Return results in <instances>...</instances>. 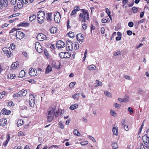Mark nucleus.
I'll return each mask as SVG.
<instances>
[{
    "instance_id": "nucleus-1",
    "label": "nucleus",
    "mask_w": 149,
    "mask_h": 149,
    "mask_svg": "<svg viewBox=\"0 0 149 149\" xmlns=\"http://www.w3.org/2000/svg\"><path fill=\"white\" fill-rule=\"evenodd\" d=\"M56 109V107H54L53 108L50 107L48 109L47 113V122H51L53 120L54 115L56 117L58 116L59 112L58 111H56V113H55Z\"/></svg>"
},
{
    "instance_id": "nucleus-2",
    "label": "nucleus",
    "mask_w": 149,
    "mask_h": 149,
    "mask_svg": "<svg viewBox=\"0 0 149 149\" xmlns=\"http://www.w3.org/2000/svg\"><path fill=\"white\" fill-rule=\"evenodd\" d=\"M82 12L79 15V20L81 22H85L89 19V14L87 10L84 9H81V10Z\"/></svg>"
},
{
    "instance_id": "nucleus-3",
    "label": "nucleus",
    "mask_w": 149,
    "mask_h": 149,
    "mask_svg": "<svg viewBox=\"0 0 149 149\" xmlns=\"http://www.w3.org/2000/svg\"><path fill=\"white\" fill-rule=\"evenodd\" d=\"M37 15H38L37 19L38 23L42 24L44 22V20L45 17L44 12L40 11L38 13Z\"/></svg>"
},
{
    "instance_id": "nucleus-4",
    "label": "nucleus",
    "mask_w": 149,
    "mask_h": 149,
    "mask_svg": "<svg viewBox=\"0 0 149 149\" xmlns=\"http://www.w3.org/2000/svg\"><path fill=\"white\" fill-rule=\"evenodd\" d=\"M30 98L29 99V104L30 106L32 107H35V99L33 95H30Z\"/></svg>"
},
{
    "instance_id": "nucleus-5",
    "label": "nucleus",
    "mask_w": 149,
    "mask_h": 149,
    "mask_svg": "<svg viewBox=\"0 0 149 149\" xmlns=\"http://www.w3.org/2000/svg\"><path fill=\"white\" fill-rule=\"evenodd\" d=\"M66 49L67 51H71L73 47V45L72 42L70 40H68L66 41Z\"/></svg>"
},
{
    "instance_id": "nucleus-6",
    "label": "nucleus",
    "mask_w": 149,
    "mask_h": 149,
    "mask_svg": "<svg viewBox=\"0 0 149 149\" xmlns=\"http://www.w3.org/2000/svg\"><path fill=\"white\" fill-rule=\"evenodd\" d=\"M59 55L61 58H69L71 56V54L68 52H61L59 54Z\"/></svg>"
},
{
    "instance_id": "nucleus-7",
    "label": "nucleus",
    "mask_w": 149,
    "mask_h": 149,
    "mask_svg": "<svg viewBox=\"0 0 149 149\" xmlns=\"http://www.w3.org/2000/svg\"><path fill=\"white\" fill-rule=\"evenodd\" d=\"M15 36L17 38L20 40L24 37V34L22 32L18 31L16 32Z\"/></svg>"
},
{
    "instance_id": "nucleus-8",
    "label": "nucleus",
    "mask_w": 149,
    "mask_h": 149,
    "mask_svg": "<svg viewBox=\"0 0 149 149\" xmlns=\"http://www.w3.org/2000/svg\"><path fill=\"white\" fill-rule=\"evenodd\" d=\"M35 45V49L38 52L40 53L42 52L43 50L39 42H36Z\"/></svg>"
},
{
    "instance_id": "nucleus-9",
    "label": "nucleus",
    "mask_w": 149,
    "mask_h": 149,
    "mask_svg": "<svg viewBox=\"0 0 149 149\" xmlns=\"http://www.w3.org/2000/svg\"><path fill=\"white\" fill-rule=\"evenodd\" d=\"M56 46L57 48H61L65 47V44L63 41L59 40L56 42Z\"/></svg>"
},
{
    "instance_id": "nucleus-10",
    "label": "nucleus",
    "mask_w": 149,
    "mask_h": 149,
    "mask_svg": "<svg viewBox=\"0 0 149 149\" xmlns=\"http://www.w3.org/2000/svg\"><path fill=\"white\" fill-rule=\"evenodd\" d=\"M60 15L59 12L55 13L54 14V19L56 22L58 23L60 22Z\"/></svg>"
},
{
    "instance_id": "nucleus-11",
    "label": "nucleus",
    "mask_w": 149,
    "mask_h": 149,
    "mask_svg": "<svg viewBox=\"0 0 149 149\" xmlns=\"http://www.w3.org/2000/svg\"><path fill=\"white\" fill-rule=\"evenodd\" d=\"M37 39L39 41H42L46 39V36L42 33H39L37 36Z\"/></svg>"
},
{
    "instance_id": "nucleus-12",
    "label": "nucleus",
    "mask_w": 149,
    "mask_h": 149,
    "mask_svg": "<svg viewBox=\"0 0 149 149\" xmlns=\"http://www.w3.org/2000/svg\"><path fill=\"white\" fill-rule=\"evenodd\" d=\"M29 73L31 76H35L37 75V70L33 68H30Z\"/></svg>"
},
{
    "instance_id": "nucleus-13",
    "label": "nucleus",
    "mask_w": 149,
    "mask_h": 149,
    "mask_svg": "<svg viewBox=\"0 0 149 149\" xmlns=\"http://www.w3.org/2000/svg\"><path fill=\"white\" fill-rule=\"evenodd\" d=\"M142 139L144 142V143L147 145L148 143L149 142V137H148L147 135L145 134L142 136Z\"/></svg>"
},
{
    "instance_id": "nucleus-14",
    "label": "nucleus",
    "mask_w": 149,
    "mask_h": 149,
    "mask_svg": "<svg viewBox=\"0 0 149 149\" xmlns=\"http://www.w3.org/2000/svg\"><path fill=\"white\" fill-rule=\"evenodd\" d=\"M77 40L79 41V42L80 43H81L84 40V37L82 35L81 33L77 35Z\"/></svg>"
},
{
    "instance_id": "nucleus-15",
    "label": "nucleus",
    "mask_w": 149,
    "mask_h": 149,
    "mask_svg": "<svg viewBox=\"0 0 149 149\" xmlns=\"http://www.w3.org/2000/svg\"><path fill=\"white\" fill-rule=\"evenodd\" d=\"M3 51L5 54L8 55V56L11 55V52L8 47H7L3 48Z\"/></svg>"
},
{
    "instance_id": "nucleus-16",
    "label": "nucleus",
    "mask_w": 149,
    "mask_h": 149,
    "mask_svg": "<svg viewBox=\"0 0 149 149\" xmlns=\"http://www.w3.org/2000/svg\"><path fill=\"white\" fill-rule=\"evenodd\" d=\"M27 93L26 90H22L18 92V95L19 96H25Z\"/></svg>"
},
{
    "instance_id": "nucleus-17",
    "label": "nucleus",
    "mask_w": 149,
    "mask_h": 149,
    "mask_svg": "<svg viewBox=\"0 0 149 149\" xmlns=\"http://www.w3.org/2000/svg\"><path fill=\"white\" fill-rule=\"evenodd\" d=\"M7 120L4 118H2L0 120V125L1 126H4L5 125L7 124Z\"/></svg>"
},
{
    "instance_id": "nucleus-18",
    "label": "nucleus",
    "mask_w": 149,
    "mask_h": 149,
    "mask_svg": "<svg viewBox=\"0 0 149 149\" xmlns=\"http://www.w3.org/2000/svg\"><path fill=\"white\" fill-rule=\"evenodd\" d=\"M19 65V63L18 61H17L13 63L11 65V68L13 69H15L16 68L18 67Z\"/></svg>"
},
{
    "instance_id": "nucleus-19",
    "label": "nucleus",
    "mask_w": 149,
    "mask_h": 149,
    "mask_svg": "<svg viewBox=\"0 0 149 149\" xmlns=\"http://www.w3.org/2000/svg\"><path fill=\"white\" fill-rule=\"evenodd\" d=\"M112 132L116 136L118 135V129L116 126H115V127H113L112 129Z\"/></svg>"
},
{
    "instance_id": "nucleus-20",
    "label": "nucleus",
    "mask_w": 149,
    "mask_h": 149,
    "mask_svg": "<svg viewBox=\"0 0 149 149\" xmlns=\"http://www.w3.org/2000/svg\"><path fill=\"white\" fill-rule=\"evenodd\" d=\"M17 6L19 8H22L23 6V3L21 0H17Z\"/></svg>"
},
{
    "instance_id": "nucleus-21",
    "label": "nucleus",
    "mask_w": 149,
    "mask_h": 149,
    "mask_svg": "<svg viewBox=\"0 0 149 149\" xmlns=\"http://www.w3.org/2000/svg\"><path fill=\"white\" fill-rule=\"evenodd\" d=\"M2 113L3 115H8L10 114L11 112L10 111L4 108L2 110Z\"/></svg>"
},
{
    "instance_id": "nucleus-22",
    "label": "nucleus",
    "mask_w": 149,
    "mask_h": 149,
    "mask_svg": "<svg viewBox=\"0 0 149 149\" xmlns=\"http://www.w3.org/2000/svg\"><path fill=\"white\" fill-rule=\"evenodd\" d=\"M49 30L51 33L54 34L56 32L57 29L56 27H52Z\"/></svg>"
},
{
    "instance_id": "nucleus-23",
    "label": "nucleus",
    "mask_w": 149,
    "mask_h": 149,
    "mask_svg": "<svg viewBox=\"0 0 149 149\" xmlns=\"http://www.w3.org/2000/svg\"><path fill=\"white\" fill-rule=\"evenodd\" d=\"M6 141L3 143V145L5 146H7V144L8 143V142L10 140V135L9 134L7 135V136L6 137Z\"/></svg>"
},
{
    "instance_id": "nucleus-24",
    "label": "nucleus",
    "mask_w": 149,
    "mask_h": 149,
    "mask_svg": "<svg viewBox=\"0 0 149 149\" xmlns=\"http://www.w3.org/2000/svg\"><path fill=\"white\" fill-rule=\"evenodd\" d=\"M111 146L113 149H118V147L117 143L115 142L112 143Z\"/></svg>"
},
{
    "instance_id": "nucleus-25",
    "label": "nucleus",
    "mask_w": 149,
    "mask_h": 149,
    "mask_svg": "<svg viewBox=\"0 0 149 149\" xmlns=\"http://www.w3.org/2000/svg\"><path fill=\"white\" fill-rule=\"evenodd\" d=\"M25 71L24 70H22L19 73V77H23L25 76Z\"/></svg>"
},
{
    "instance_id": "nucleus-26",
    "label": "nucleus",
    "mask_w": 149,
    "mask_h": 149,
    "mask_svg": "<svg viewBox=\"0 0 149 149\" xmlns=\"http://www.w3.org/2000/svg\"><path fill=\"white\" fill-rule=\"evenodd\" d=\"M7 77L8 79H14L15 77V74H9L8 75Z\"/></svg>"
},
{
    "instance_id": "nucleus-27",
    "label": "nucleus",
    "mask_w": 149,
    "mask_h": 149,
    "mask_svg": "<svg viewBox=\"0 0 149 149\" xmlns=\"http://www.w3.org/2000/svg\"><path fill=\"white\" fill-rule=\"evenodd\" d=\"M78 104H74L71 105L70 108L72 110H73L78 108Z\"/></svg>"
},
{
    "instance_id": "nucleus-28",
    "label": "nucleus",
    "mask_w": 149,
    "mask_h": 149,
    "mask_svg": "<svg viewBox=\"0 0 149 149\" xmlns=\"http://www.w3.org/2000/svg\"><path fill=\"white\" fill-rule=\"evenodd\" d=\"M88 68L89 70H95L96 67L94 65H92L88 66Z\"/></svg>"
},
{
    "instance_id": "nucleus-29",
    "label": "nucleus",
    "mask_w": 149,
    "mask_h": 149,
    "mask_svg": "<svg viewBox=\"0 0 149 149\" xmlns=\"http://www.w3.org/2000/svg\"><path fill=\"white\" fill-rule=\"evenodd\" d=\"M36 15L35 14H32L29 17V20L31 22L32 21L36 18Z\"/></svg>"
},
{
    "instance_id": "nucleus-30",
    "label": "nucleus",
    "mask_w": 149,
    "mask_h": 149,
    "mask_svg": "<svg viewBox=\"0 0 149 149\" xmlns=\"http://www.w3.org/2000/svg\"><path fill=\"white\" fill-rule=\"evenodd\" d=\"M80 95V94L79 93H76L73 95L72 96V97L74 100H78L79 99Z\"/></svg>"
},
{
    "instance_id": "nucleus-31",
    "label": "nucleus",
    "mask_w": 149,
    "mask_h": 149,
    "mask_svg": "<svg viewBox=\"0 0 149 149\" xmlns=\"http://www.w3.org/2000/svg\"><path fill=\"white\" fill-rule=\"evenodd\" d=\"M24 123L22 119H20L18 120L17 123V127H19V126H21L23 125Z\"/></svg>"
},
{
    "instance_id": "nucleus-32",
    "label": "nucleus",
    "mask_w": 149,
    "mask_h": 149,
    "mask_svg": "<svg viewBox=\"0 0 149 149\" xmlns=\"http://www.w3.org/2000/svg\"><path fill=\"white\" fill-rule=\"evenodd\" d=\"M52 67L51 66H50L49 65H48L47 66L46 70V73H49L50 72H51L52 71Z\"/></svg>"
},
{
    "instance_id": "nucleus-33",
    "label": "nucleus",
    "mask_w": 149,
    "mask_h": 149,
    "mask_svg": "<svg viewBox=\"0 0 149 149\" xmlns=\"http://www.w3.org/2000/svg\"><path fill=\"white\" fill-rule=\"evenodd\" d=\"M94 85L95 87H97L99 86H102V82L97 80L96 81V83L94 84Z\"/></svg>"
},
{
    "instance_id": "nucleus-34",
    "label": "nucleus",
    "mask_w": 149,
    "mask_h": 149,
    "mask_svg": "<svg viewBox=\"0 0 149 149\" xmlns=\"http://www.w3.org/2000/svg\"><path fill=\"white\" fill-rule=\"evenodd\" d=\"M73 45L74 46V49L75 50L78 49L79 48V45L78 43L77 42H75Z\"/></svg>"
},
{
    "instance_id": "nucleus-35",
    "label": "nucleus",
    "mask_w": 149,
    "mask_h": 149,
    "mask_svg": "<svg viewBox=\"0 0 149 149\" xmlns=\"http://www.w3.org/2000/svg\"><path fill=\"white\" fill-rule=\"evenodd\" d=\"M29 24L27 22L25 23H21L17 25L18 26H28Z\"/></svg>"
},
{
    "instance_id": "nucleus-36",
    "label": "nucleus",
    "mask_w": 149,
    "mask_h": 149,
    "mask_svg": "<svg viewBox=\"0 0 149 149\" xmlns=\"http://www.w3.org/2000/svg\"><path fill=\"white\" fill-rule=\"evenodd\" d=\"M105 95L111 98L112 97V95L111 93L108 91H106L104 92Z\"/></svg>"
},
{
    "instance_id": "nucleus-37",
    "label": "nucleus",
    "mask_w": 149,
    "mask_h": 149,
    "mask_svg": "<svg viewBox=\"0 0 149 149\" xmlns=\"http://www.w3.org/2000/svg\"><path fill=\"white\" fill-rule=\"evenodd\" d=\"M111 115L113 116L116 117L117 116V114L113 109H111L110 111Z\"/></svg>"
},
{
    "instance_id": "nucleus-38",
    "label": "nucleus",
    "mask_w": 149,
    "mask_h": 149,
    "mask_svg": "<svg viewBox=\"0 0 149 149\" xmlns=\"http://www.w3.org/2000/svg\"><path fill=\"white\" fill-rule=\"evenodd\" d=\"M74 135L79 136L80 135V133L79 132L78 130L77 129H75L74 131Z\"/></svg>"
},
{
    "instance_id": "nucleus-39",
    "label": "nucleus",
    "mask_w": 149,
    "mask_h": 149,
    "mask_svg": "<svg viewBox=\"0 0 149 149\" xmlns=\"http://www.w3.org/2000/svg\"><path fill=\"white\" fill-rule=\"evenodd\" d=\"M51 13H48L47 15V19L48 21H51Z\"/></svg>"
},
{
    "instance_id": "nucleus-40",
    "label": "nucleus",
    "mask_w": 149,
    "mask_h": 149,
    "mask_svg": "<svg viewBox=\"0 0 149 149\" xmlns=\"http://www.w3.org/2000/svg\"><path fill=\"white\" fill-rule=\"evenodd\" d=\"M68 36L70 37L73 38L74 37V32H69L68 33Z\"/></svg>"
},
{
    "instance_id": "nucleus-41",
    "label": "nucleus",
    "mask_w": 149,
    "mask_h": 149,
    "mask_svg": "<svg viewBox=\"0 0 149 149\" xmlns=\"http://www.w3.org/2000/svg\"><path fill=\"white\" fill-rule=\"evenodd\" d=\"M4 3H3V6L4 7H6L8 5V0H3Z\"/></svg>"
},
{
    "instance_id": "nucleus-42",
    "label": "nucleus",
    "mask_w": 149,
    "mask_h": 149,
    "mask_svg": "<svg viewBox=\"0 0 149 149\" xmlns=\"http://www.w3.org/2000/svg\"><path fill=\"white\" fill-rule=\"evenodd\" d=\"M124 102H127L129 100V98L128 96H125L123 98Z\"/></svg>"
},
{
    "instance_id": "nucleus-43",
    "label": "nucleus",
    "mask_w": 149,
    "mask_h": 149,
    "mask_svg": "<svg viewBox=\"0 0 149 149\" xmlns=\"http://www.w3.org/2000/svg\"><path fill=\"white\" fill-rule=\"evenodd\" d=\"M132 10L134 13H135L137 12L138 8L135 7H133L132 8Z\"/></svg>"
},
{
    "instance_id": "nucleus-44",
    "label": "nucleus",
    "mask_w": 149,
    "mask_h": 149,
    "mask_svg": "<svg viewBox=\"0 0 149 149\" xmlns=\"http://www.w3.org/2000/svg\"><path fill=\"white\" fill-rule=\"evenodd\" d=\"M7 105L8 106L12 107L14 105V104L12 101H10L7 102Z\"/></svg>"
},
{
    "instance_id": "nucleus-45",
    "label": "nucleus",
    "mask_w": 149,
    "mask_h": 149,
    "mask_svg": "<svg viewBox=\"0 0 149 149\" xmlns=\"http://www.w3.org/2000/svg\"><path fill=\"white\" fill-rule=\"evenodd\" d=\"M114 105L115 107L117 109L120 108V107L121 106L120 104H119L117 103H116L115 104H114Z\"/></svg>"
},
{
    "instance_id": "nucleus-46",
    "label": "nucleus",
    "mask_w": 149,
    "mask_h": 149,
    "mask_svg": "<svg viewBox=\"0 0 149 149\" xmlns=\"http://www.w3.org/2000/svg\"><path fill=\"white\" fill-rule=\"evenodd\" d=\"M56 65V63L54 62H53L52 63V66L53 67L55 68H58L59 67Z\"/></svg>"
},
{
    "instance_id": "nucleus-47",
    "label": "nucleus",
    "mask_w": 149,
    "mask_h": 149,
    "mask_svg": "<svg viewBox=\"0 0 149 149\" xmlns=\"http://www.w3.org/2000/svg\"><path fill=\"white\" fill-rule=\"evenodd\" d=\"M10 48L12 50H14L15 49V45L14 44H11L10 45Z\"/></svg>"
},
{
    "instance_id": "nucleus-48",
    "label": "nucleus",
    "mask_w": 149,
    "mask_h": 149,
    "mask_svg": "<svg viewBox=\"0 0 149 149\" xmlns=\"http://www.w3.org/2000/svg\"><path fill=\"white\" fill-rule=\"evenodd\" d=\"M76 83L75 82H72L69 85V86L71 88H72L75 85Z\"/></svg>"
},
{
    "instance_id": "nucleus-49",
    "label": "nucleus",
    "mask_w": 149,
    "mask_h": 149,
    "mask_svg": "<svg viewBox=\"0 0 149 149\" xmlns=\"http://www.w3.org/2000/svg\"><path fill=\"white\" fill-rule=\"evenodd\" d=\"M18 136H24V135H25L21 131L19 132L18 133Z\"/></svg>"
},
{
    "instance_id": "nucleus-50",
    "label": "nucleus",
    "mask_w": 149,
    "mask_h": 149,
    "mask_svg": "<svg viewBox=\"0 0 149 149\" xmlns=\"http://www.w3.org/2000/svg\"><path fill=\"white\" fill-rule=\"evenodd\" d=\"M87 27V25L85 24L84 23L83 24H82V27L83 28V29L84 30L86 29Z\"/></svg>"
},
{
    "instance_id": "nucleus-51",
    "label": "nucleus",
    "mask_w": 149,
    "mask_h": 149,
    "mask_svg": "<svg viewBox=\"0 0 149 149\" xmlns=\"http://www.w3.org/2000/svg\"><path fill=\"white\" fill-rule=\"evenodd\" d=\"M88 141H85L81 142L80 143L81 144V145L84 146L88 144Z\"/></svg>"
},
{
    "instance_id": "nucleus-52",
    "label": "nucleus",
    "mask_w": 149,
    "mask_h": 149,
    "mask_svg": "<svg viewBox=\"0 0 149 149\" xmlns=\"http://www.w3.org/2000/svg\"><path fill=\"white\" fill-rule=\"evenodd\" d=\"M44 52L45 54V55L46 56L47 58H48V57L49 56V55L48 53V52H47V50L46 49H45L44 50Z\"/></svg>"
},
{
    "instance_id": "nucleus-53",
    "label": "nucleus",
    "mask_w": 149,
    "mask_h": 149,
    "mask_svg": "<svg viewBox=\"0 0 149 149\" xmlns=\"http://www.w3.org/2000/svg\"><path fill=\"white\" fill-rule=\"evenodd\" d=\"M145 21V19H143L138 22L136 24H137L138 25H139L141 23H143Z\"/></svg>"
},
{
    "instance_id": "nucleus-54",
    "label": "nucleus",
    "mask_w": 149,
    "mask_h": 149,
    "mask_svg": "<svg viewBox=\"0 0 149 149\" xmlns=\"http://www.w3.org/2000/svg\"><path fill=\"white\" fill-rule=\"evenodd\" d=\"M124 77L126 79L130 80L132 79V78L129 76L127 75H124Z\"/></svg>"
},
{
    "instance_id": "nucleus-55",
    "label": "nucleus",
    "mask_w": 149,
    "mask_h": 149,
    "mask_svg": "<svg viewBox=\"0 0 149 149\" xmlns=\"http://www.w3.org/2000/svg\"><path fill=\"white\" fill-rule=\"evenodd\" d=\"M3 4L2 0H0V9H3Z\"/></svg>"
},
{
    "instance_id": "nucleus-56",
    "label": "nucleus",
    "mask_w": 149,
    "mask_h": 149,
    "mask_svg": "<svg viewBox=\"0 0 149 149\" xmlns=\"http://www.w3.org/2000/svg\"><path fill=\"white\" fill-rule=\"evenodd\" d=\"M5 93L4 92H3L2 93H0V98H2L4 97Z\"/></svg>"
},
{
    "instance_id": "nucleus-57",
    "label": "nucleus",
    "mask_w": 149,
    "mask_h": 149,
    "mask_svg": "<svg viewBox=\"0 0 149 149\" xmlns=\"http://www.w3.org/2000/svg\"><path fill=\"white\" fill-rule=\"evenodd\" d=\"M128 25L129 27H133L134 25L133 23L132 22H130L128 23Z\"/></svg>"
},
{
    "instance_id": "nucleus-58",
    "label": "nucleus",
    "mask_w": 149,
    "mask_h": 149,
    "mask_svg": "<svg viewBox=\"0 0 149 149\" xmlns=\"http://www.w3.org/2000/svg\"><path fill=\"white\" fill-rule=\"evenodd\" d=\"M28 81L29 82L32 84L35 83L36 82V81L34 80L33 79L28 80Z\"/></svg>"
},
{
    "instance_id": "nucleus-59",
    "label": "nucleus",
    "mask_w": 149,
    "mask_h": 149,
    "mask_svg": "<svg viewBox=\"0 0 149 149\" xmlns=\"http://www.w3.org/2000/svg\"><path fill=\"white\" fill-rule=\"evenodd\" d=\"M11 4L13 5L15 4L16 3L17 0H10Z\"/></svg>"
},
{
    "instance_id": "nucleus-60",
    "label": "nucleus",
    "mask_w": 149,
    "mask_h": 149,
    "mask_svg": "<svg viewBox=\"0 0 149 149\" xmlns=\"http://www.w3.org/2000/svg\"><path fill=\"white\" fill-rule=\"evenodd\" d=\"M128 0H123V7L127 3Z\"/></svg>"
},
{
    "instance_id": "nucleus-61",
    "label": "nucleus",
    "mask_w": 149,
    "mask_h": 149,
    "mask_svg": "<svg viewBox=\"0 0 149 149\" xmlns=\"http://www.w3.org/2000/svg\"><path fill=\"white\" fill-rule=\"evenodd\" d=\"M106 12L108 15L110 14L111 11L109 10L108 8H106Z\"/></svg>"
},
{
    "instance_id": "nucleus-62",
    "label": "nucleus",
    "mask_w": 149,
    "mask_h": 149,
    "mask_svg": "<svg viewBox=\"0 0 149 149\" xmlns=\"http://www.w3.org/2000/svg\"><path fill=\"white\" fill-rule=\"evenodd\" d=\"M127 110H128V111H130L132 113L133 112V110L132 109V108L131 107H129L128 108Z\"/></svg>"
},
{
    "instance_id": "nucleus-63",
    "label": "nucleus",
    "mask_w": 149,
    "mask_h": 149,
    "mask_svg": "<svg viewBox=\"0 0 149 149\" xmlns=\"http://www.w3.org/2000/svg\"><path fill=\"white\" fill-rule=\"evenodd\" d=\"M120 51H118L114 53V55L115 56H119L120 54Z\"/></svg>"
},
{
    "instance_id": "nucleus-64",
    "label": "nucleus",
    "mask_w": 149,
    "mask_h": 149,
    "mask_svg": "<svg viewBox=\"0 0 149 149\" xmlns=\"http://www.w3.org/2000/svg\"><path fill=\"white\" fill-rule=\"evenodd\" d=\"M145 147H144L143 145V144L142 143H141L140 144V149H146Z\"/></svg>"
}]
</instances>
